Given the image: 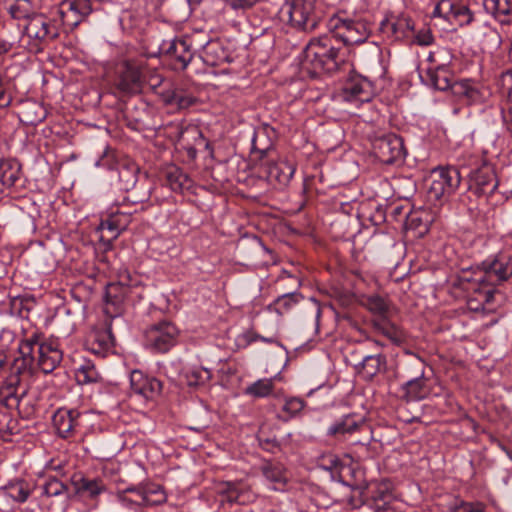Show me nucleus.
Here are the masks:
<instances>
[{
  "label": "nucleus",
  "mask_w": 512,
  "mask_h": 512,
  "mask_svg": "<svg viewBox=\"0 0 512 512\" xmlns=\"http://www.w3.org/2000/svg\"><path fill=\"white\" fill-rule=\"evenodd\" d=\"M512 275L511 258L506 253H499L484 260L480 266L464 271L460 283L468 292L475 294L468 300L472 310L485 309L493 301L495 286Z\"/></svg>",
  "instance_id": "1"
},
{
  "label": "nucleus",
  "mask_w": 512,
  "mask_h": 512,
  "mask_svg": "<svg viewBox=\"0 0 512 512\" xmlns=\"http://www.w3.org/2000/svg\"><path fill=\"white\" fill-rule=\"evenodd\" d=\"M37 343V333L19 343L20 356L11 364L10 374L0 390L1 401L8 408L18 407L20 400L26 395L28 382L35 369L34 351Z\"/></svg>",
  "instance_id": "2"
},
{
  "label": "nucleus",
  "mask_w": 512,
  "mask_h": 512,
  "mask_svg": "<svg viewBox=\"0 0 512 512\" xmlns=\"http://www.w3.org/2000/svg\"><path fill=\"white\" fill-rule=\"evenodd\" d=\"M340 63L339 47L331 34L312 38L303 51L302 67L311 77L334 73Z\"/></svg>",
  "instance_id": "3"
},
{
  "label": "nucleus",
  "mask_w": 512,
  "mask_h": 512,
  "mask_svg": "<svg viewBox=\"0 0 512 512\" xmlns=\"http://www.w3.org/2000/svg\"><path fill=\"white\" fill-rule=\"evenodd\" d=\"M261 130L255 132L252 139V149L255 159L260 161L262 173L267 181L276 188L282 189L286 187L291 181L294 173L295 166L286 161H275V150L270 142L265 146L259 144Z\"/></svg>",
  "instance_id": "4"
},
{
  "label": "nucleus",
  "mask_w": 512,
  "mask_h": 512,
  "mask_svg": "<svg viewBox=\"0 0 512 512\" xmlns=\"http://www.w3.org/2000/svg\"><path fill=\"white\" fill-rule=\"evenodd\" d=\"M116 499L122 507L133 512H143L147 507L157 506L166 501V494L161 485L141 482L130 485L116 493Z\"/></svg>",
  "instance_id": "5"
},
{
  "label": "nucleus",
  "mask_w": 512,
  "mask_h": 512,
  "mask_svg": "<svg viewBox=\"0 0 512 512\" xmlns=\"http://www.w3.org/2000/svg\"><path fill=\"white\" fill-rule=\"evenodd\" d=\"M200 33L185 35L180 38L163 40L159 46V53L171 61L173 69L184 70L194 57V49L205 48L209 40H199Z\"/></svg>",
  "instance_id": "6"
},
{
  "label": "nucleus",
  "mask_w": 512,
  "mask_h": 512,
  "mask_svg": "<svg viewBox=\"0 0 512 512\" xmlns=\"http://www.w3.org/2000/svg\"><path fill=\"white\" fill-rule=\"evenodd\" d=\"M315 8L316 0H286L279 10V17L292 28L311 33L319 23Z\"/></svg>",
  "instance_id": "7"
},
{
  "label": "nucleus",
  "mask_w": 512,
  "mask_h": 512,
  "mask_svg": "<svg viewBox=\"0 0 512 512\" xmlns=\"http://www.w3.org/2000/svg\"><path fill=\"white\" fill-rule=\"evenodd\" d=\"M59 24L44 14H33L28 17L24 27V36L28 39L31 52H41L48 44L58 38Z\"/></svg>",
  "instance_id": "8"
},
{
  "label": "nucleus",
  "mask_w": 512,
  "mask_h": 512,
  "mask_svg": "<svg viewBox=\"0 0 512 512\" xmlns=\"http://www.w3.org/2000/svg\"><path fill=\"white\" fill-rule=\"evenodd\" d=\"M180 329L169 320H161L149 326L144 335L146 348L154 353H167L179 340Z\"/></svg>",
  "instance_id": "9"
},
{
  "label": "nucleus",
  "mask_w": 512,
  "mask_h": 512,
  "mask_svg": "<svg viewBox=\"0 0 512 512\" xmlns=\"http://www.w3.org/2000/svg\"><path fill=\"white\" fill-rule=\"evenodd\" d=\"M145 83L143 67L134 60H125L116 68L115 88L122 94L141 93Z\"/></svg>",
  "instance_id": "10"
},
{
  "label": "nucleus",
  "mask_w": 512,
  "mask_h": 512,
  "mask_svg": "<svg viewBox=\"0 0 512 512\" xmlns=\"http://www.w3.org/2000/svg\"><path fill=\"white\" fill-rule=\"evenodd\" d=\"M375 157L384 164L402 162L405 158V147L401 137L394 133L375 135L371 139Z\"/></svg>",
  "instance_id": "11"
},
{
  "label": "nucleus",
  "mask_w": 512,
  "mask_h": 512,
  "mask_svg": "<svg viewBox=\"0 0 512 512\" xmlns=\"http://www.w3.org/2000/svg\"><path fill=\"white\" fill-rule=\"evenodd\" d=\"M330 34L336 42L342 41L345 45H355L365 42L368 30L362 22L340 17H332L328 22Z\"/></svg>",
  "instance_id": "12"
},
{
  "label": "nucleus",
  "mask_w": 512,
  "mask_h": 512,
  "mask_svg": "<svg viewBox=\"0 0 512 512\" xmlns=\"http://www.w3.org/2000/svg\"><path fill=\"white\" fill-rule=\"evenodd\" d=\"M429 196L435 200L454 193L461 183V175L454 166L437 167L431 171Z\"/></svg>",
  "instance_id": "13"
},
{
  "label": "nucleus",
  "mask_w": 512,
  "mask_h": 512,
  "mask_svg": "<svg viewBox=\"0 0 512 512\" xmlns=\"http://www.w3.org/2000/svg\"><path fill=\"white\" fill-rule=\"evenodd\" d=\"M132 212L130 211H112L105 219H102L97 232L100 233L99 241L103 243L106 249L112 247V242L127 229L131 222Z\"/></svg>",
  "instance_id": "14"
},
{
  "label": "nucleus",
  "mask_w": 512,
  "mask_h": 512,
  "mask_svg": "<svg viewBox=\"0 0 512 512\" xmlns=\"http://www.w3.org/2000/svg\"><path fill=\"white\" fill-rule=\"evenodd\" d=\"M374 95L373 83L358 74L351 75L343 85L340 97L344 102L356 107L360 104L371 101Z\"/></svg>",
  "instance_id": "15"
},
{
  "label": "nucleus",
  "mask_w": 512,
  "mask_h": 512,
  "mask_svg": "<svg viewBox=\"0 0 512 512\" xmlns=\"http://www.w3.org/2000/svg\"><path fill=\"white\" fill-rule=\"evenodd\" d=\"M91 12L90 0H63L57 8L62 25L69 30L77 27Z\"/></svg>",
  "instance_id": "16"
},
{
  "label": "nucleus",
  "mask_w": 512,
  "mask_h": 512,
  "mask_svg": "<svg viewBox=\"0 0 512 512\" xmlns=\"http://www.w3.org/2000/svg\"><path fill=\"white\" fill-rule=\"evenodd\" d=\"M82 418L83 414L78 409L61 407L53 414L52 422L58 435L68 439L82 426Z\"/></svg>",
  "instance_id": "17"
},
{
  "label": "nucleus",
  "mask_w": 512,
  "mask_h": 512,
  "mask_svg": "<svg viewBox=\"0 0 512 512\" xmlns=\"http://www.w3.org/2000/svg\"><path fill=\"white\" fill-rule=\"evenodd\" d=\"M113 346L114 337L108 321L95 326L86 337V349L96 356L104 357Z\"/></svg>",
  "instance_id": "18"
},
{
  "label": "nucleus",
  "mask_w": 512,
  "mask_h": 512,
  "mask_svg": "<svg viewBox=\"0 0 512 512\" xmlns=\"http://www.w3.org/2000/svg\"><path fill=\"white\" fill-rule=\"evenodd\" d=\"M36 347L38 351L37 366L43 373H51L60 364L63 357L57 340L49 339L40 341V335H38V343L35 344V348Z\"/></svg>",
  "instance_id": "19"
},
{
  "label": "nucleus",
  "mask_w": 512,
  "mask_h": 512,
  "mask_svg": "<svg viewBox=\"0 0 512 512\" xmlns=\"http://www.w3.org/2000/svg\"><path fill=\"white\" fill-rule=\"evenodd\" d=\"M499 182L491 166L484 165L471 174L469 189L477 196H491L498 188Z\"/></svg>",
  "instance_id": "20"
},
{
  "label": "nucleus",
  "mask_w": 512,
  "mask_h": 512,
  "mask_svg": "<svg viewBox=\"0 0 512 512\" xmlns=\"http://www.w3.org/2000/svg\"><path fill=\"white\" fill-rule=\"evenodd\" d=\"M169 137L187 149L188 155L195 157L196 149L193 147L190 138L195 141H202V133L198 127L193 125H184L181 122H172L168 125Z\"/></svg>",
  "instance_id": "21"
},
{
  "label": "nucleus",
  "mask_w": 512,
  "mask_h": 512,
  "mask_svg": "<svg viewBox=\"0 0 512 512\" xmlns=\"http://www.w3.org/2000/svg\"><path fill=\"white\" fill-rule=\"evenodd\" d=\"M130 386L132 391L146 400L157 397L162 390V383L154 378L145 375L140 370H133L130 374Z\"/></svg>",
  "instance_id": "22"
},
{
  "label": "nucleus",
  "mask_w": 512,
  "mask_h": 512,
  "mask_svg": "<svg viewBox=\"0 0 512 512\" xmlns=\"http://www.w3.org/2000/svg\"><path fill=\"white\" fill-rule=\"evenodd\" d=\"M129 291V285L124 281L107 286L104 311L109 318L116 317L121 313V304L128 298Z\"/></svg>",
  "instance_id": "23"
},
{
  "label": "nucleus",
  "mask_w": 512,
  "mask_h": 512,
  "mask_svg": "<svg viewBox=\"0 0 512 512\" xmlns=\"http://www.w3.org/2000/svg\"><path fill=\"white\" fill-rule=\"evenodd\" d=\"M423 81L440 91L452 90L453 76L448 69L447 65L443 63H436L434 67L427 69L425 76H421Z\"/></svg>",
  "instance_id": "24"
},
{
  "label": "nucleus",
  "mask_w": 512,
  "mask_h": 512,
  "mask_svg": "<svg viewBox=\"0 0 512 512\" xmlns=\"http://www.w3.org/2000/svg\"><path fill=\"white\" fill-rule=\"evenodd\" d=\"M355 369L365 380H372L376 375L386 371L387 358L382 353L366 355Z\"/></svg>",
  "instance_id": "25"
},
{
  "label": "nucleus",
  "mask_w": 512,
  "mask_h": 512,
  "mask_svg": "<svg viewBox=\"0 0 512 512\" xmlns=\"http://www.w3.org/2000/svg\"><path fill=\"white\" fill-rule=\"evenodd\" d=\"M71 482L76 494L90 499H95L106 489L102 480L88 479L81 475H74Z\"/></svg>",
  "instance_id": "26"
},
{
  "label": "nucleus",
  "mask_w": 512,
  "mask_h": 512,
  "mask_svg": "<svg viewBox=\"0 0 512 512\" xmlns=\"http://www.w3.org/2000/svg\"><path fill=\"white\" fill-rule=\"evenodd\" d=\"M402 397L408 401H420L427 397L429 388L422 372L419 376L405 382L401 386Z\"/></svg>",
  "instance_id": "27"
},
{
  "label": "nucleus",
  "mask_w": 512,
  "mask_h": 512,
  "mask_svg": "<svg viewBox=\"0 0 512 512\" xmlns=\"http://www.w3.org/2000/svg\"><path fill=\"white\" fill-rule=\"evenodd\" d=\"M147 105L140 102L134 107H127L125 111V119L127 126L134 131H143L149 128L147 120L149 118Z\"/></svg>",
  "instance_id": "28"
},
{
  "label": "nucleus",
  "mask_w": 512,
  "mask_h": 512,
  "mask_svg": "<svg viewBox=\"0 0 512 512\" xmlns=\"http://www.w3.org/2000/svg\"><path fill=\"white\" fill-rule=\"evenodd\" d=\"M452 93L465 99L468 104L478 103L482 99L477 83L471 79L455 81L452 86Z\"/></svg>",
  "instance_id": "29"
},
{
  "label": "nucleus",
  "mask_w": 512,
  "mask_h": 512,
  "mask_svg": "<svg viewBox=\"0 0 512 512\" xmlns=\"http://www.w3.org/2000/svg\"><path fill=\"white\" fill-rule=\"evenodd\" d=\"M75 378L79 384L84 385L97 383L101 375L92 360L81 358L75 367Z\"/></svg>",
  "instance_id": "30"
},
{
  "label": "nucleus",
  "mask_w": 512,
  "mask_h": 512,
  "mask_svg": "<svg viewBox=\"0 0 512 512\" xmlns=\"http://www.w3.org/2000/svg\"><path fill=\"white\" fill-rule=\"evenodd\" d=\"M373 327L396 345L402 344L406 339L405 332L386 318L373 320Z\"/></svg>",
  "instance_id": "31"
},
{
  "label": "nucleus",
  "mask_w": 512,
  "mask_h": 512,
  "mask_svg": "<svg viewBox=\"0 0 512 512\" xmlns=\"http://www.w3.org/2000/svg\"><path fill=\"white\" fill-rule=\"evenodd\" d=\"M264 477L273 484L274 490H281L287 482L286 471L281 463L268 462L262 467Z\"/></svg>",
  "instance_id": "32"
},
{
  "label": "nucleus",
  "mask_w": 512,
  "mask_h": 512,
  "mask_svg": "<svg viewBox=\"0 0 512 512\" xmlns=\"http://www.w3.org/2000/svg\"><path fill=\"white\" fill-rule=\"evenodd\" d=\"M3 491L6 496L18 503L25 502L31 494L30 485L24 479H15L8 482L3 487Z\"/></svg>",
  "instance_id": "33"
},
{
  "label": "nucleus",
  "mask_w": 512,
  "mask_h": 512,
  "mask_svg": "<svg viewBox=\"0 0 512 512\" xmlns=\"http://www.w3.org/2000/svg\"><path fill=\"white\" fill-rule=\"evenodd\" d=\"M166 184L173 192H183L190 187V179L179 167L170 166L165 171Z\"/></svg>",
  "instance_id": "34"
},
{
  "label": "nucleus",
  "mask_w": 512,
  "mask_h": 512,
  "mask_svg": "<svg viewBox=\"0 0 512 512\" xmlns=\"http://www.w3.org/2000/svg\"><path fill=\"white\" fill-rule=\"evenodd\" d=\"M484 6L501 23H508L512 17V0H485Z\"/></svg>",
  "instance_id": "35"
},
{
  "label": "nucleus",
  "mask_w": 512,
  "mask_h": 512,
  "mask_svg": "<svg viewBox=\"0 0 512 512\" xmlns=\"http://www.w3.org/2000/svg\"><path fill=\"white\" fill-rule=\"evenodd\" d=\"M164 102L167 105L176 106L178 109H187L196 103V98L183 89L175 88L167 91L164 95Z\"/></svg>",
  "instance_id": "36"
},
{
  "label": "nucleus",
  "mask_w": 512,
  "mask_h": 512,
  "mask_svg": "<svg viewBox=\"0 0 512 512\" xmlns=\"http://www.w3.org/2000/svg\"><path fill=\"white\" fill-rule=\"evenodd\" d=\"M226 499L231 503L246 504L253 499L252 492L239 482L225 484Z\"/></svg>",
  "instance_id": "37"
},
{
  "label": "nucleus",
  "mask_w": 512,
  "mask_h": 512,
  "mask_svg": "<svg viewBox=\"0 0 512 512\" xmlns=\"http://www.w3.org/2000/svg\"><path fill=\"white\" fill-rule=\"evenodd\" d=\"M357 490L360 491L361 495L364 493V490H369L374 501H384V503H387L392 498V484L388 480L377 482L371 487H358Z\"/></svg>",
  "instance_id": "38"
},
{
  "label": "nucleus",
  "mask_w": 512,
  "mask_h": 512,
  "mask_svg": "<svg viewBox=\"0 0 512 512\" xmlns=\"http://www.w3.org/2000/svg\"><path fill=\"white\" fill-rule=\"evenodd\" d=\"M358 429V423L352 415H345L335 421L327 430V435L338 436L353 433Z\"/></svg>",
  "instance_id": "39"
},
{
  "label": "nucleus",
  "mask_w": 512,
  "mask_h": 512,
  "mask_svg": "<svg viewBox=\"0 0 512 512\" xmlns=\"http://www.w3.org/2000/svg\"><path fill=\"white\" fill-rule=\"evenodd\" d=\"M139 168L134 165H121L118 171L121 189L129 192L134 189L138 179Z\"/></svg>",
  "instance_id": "40"
},
{
  "label": "nucleus",
  "mask_w": 512,
  "mask_h": 512,
  "mask_svg": "<svg viewBox=\"0 0 512 512\" xmlns=\"http://www.w3.org/2000/svg\"><path fill=\"white\" fill-rule=\"evenodd\" d=\"M211 371L201 366L189 368L185 372L186 383L190 387H198L206 384L211 379Z\"/></svg>",
  "instance_id": "41"
},
{
  "label": "nucleus",
  "mask_w": 512,
  "mask_h": 512,
  "mask_svg": "<svg viewBox=\"0 0 512 512\" xmlns=\"http://www.w3.org/2000/svg\"><path fill=\"white\" fill-rule=\"evenodd\" d=\"M274 389V380L272 378L259 379L245 389L247 395L263 398L269 396Z\"/></svg>",
  "instance_id": "42"
},
{
  "label": "nucleus",
  "mask_w": 512,
  "mask_h": 512,
  "mask_svg": "<svg viewBox=\"0 0 512 512\" xmlns=\"http://www.w3.org/2000/svg\"><path fill=\"white\" fill-rule=\"evenodd\" d=\"M42 488L43 494L48 497L67 496L68 494L67 485L57 476H47Z\"/></svg>",
  "instance_id": "43"
},
{
  "label": "nucleus",
  "mask_w": 512,
  "mask_h": 512,
  "mask_svg": "<svg viewBox=\"0 0 512 512\" xmlns=\"http://www.w3.org/2000/svg\"><path fill=\"white\" fill-rule=\"evenodd\" d=\"M317 466L322 470L330 472L332 478H334L340 474L343 464L337 455L328 453L319 457Z\"/></svg>",
  "instance_id": "44"
},
{
  "label": "nucleus",
  "mask_w": 512,
  "mask_h": 512,
  "mask_svg": "<svg viewBox=\"0 0 512 512\" xmlns=\"http://www.w3.org/2000/svg\"><path fill=\"white\" fill-rule=\"evenodd\" d=\"M301 299V295L296 292H289L280 295L274 302L275 310L278 314H284L289 311L292 306L297 304Z\"/></svg>",
  "instance_id": "45"
},
{
  "label": "nucleus",
  "mask_w": 512,
  "mask_h": 512,
  "mask_svg": "<svg viewBox=\"0 0 512 512\" xmlns=\"http://www.w3.org/2000/svg\"><path fill=\"white\" fill-rule=\"evenodd\" d=\"M305 406V402L303 399L298 397H290L286 398L282 407V411L286 413V416L283 417V420L287 421L293 417H295L298 413H300Z\"/></svg>",
  "instance_id": "46"
},
{
  "label": "nucleus",
  "mask_w": 512,
  "mask_h": 512,
  "mask_svg": "<svg viewBox=\"0 0 512 512\" xmlns=\"http://www.w3.org/2000/svg\"><path fill=\"white\" fill-rule=\"evenodd\" d=\"M365 305L367 309L373 314H377L381 318H386L385 315L388 312L389 307L383 297L379 295L370 296L367 298Z\"/></svg>",
  "instance_id": "47"
},
{
  "label": "nucleus",
  "mask_w": 512,
  "mask_h": 512,
  "mask_svg": "<svg viewBox=\"0 0 512 512\" xmlns=\"http://www.w3.org/2000/svg\"><path fill=\"white\" fill-rule=\"evenodd\" d=\"M456 0H440L434 7L432 17L447 21L451 16Z\"/></svg>",
  "instance_id": "48"
},
{
  "label": "nucleus",
  "mask_w": 512,
  "mask_h": 512,
  "mask_svg": "<svg viewBox=\"0 0 512 512\" xmlns=\"http://www.w3.org/2000/svg\"><path fill=\"white\" fill-rule=\"evenodd\" d=\"M172 9L177 21L187 20L192 12L190 0H174Z\"/></svg>",
  "instance_id": "49"
},
{
  "label": "nucleus",
  "mask_w": 512,
  "mask_h": 512,
  "mask_svg": "<svg viewBox=\"0 0 512 512\" xmlns=\"http://www.w3.org/2000/svg\"><path fill=\"white\" fill-rule=\"evenodd\" d=\"M486 505L482 502L461 501L452 508V512H485Z\"/></svg>",
  "instance_id": "50"
},
{
  "label": "nucleus",
  "mask_w": 512,
  "mask_h": 512,
  "mask_svg": "<svg viewBox=\"0 0 512 512\" xmlns=\"http://www.w3.org/2000/svg\"><path fill=\"white\" fill-rule=\"evenodd\" d=\"M8 12L15 19L24 18L28 20V17H31V15H29V7H26V5H23L17 0H15V3L9 5Z\"/></svg>",
  "instance_id": "51"
},
{
  "label": "nucleus",
  "mask_w": 512,
  "mask_h": 512,
  "mask_svg": "<svg viewBox=\"0 0 512 512\" xmlns=\"http://www.w3.org/2000/svg\"><path fill=\"white\" fill-rule=\"evenodd\" d=\"M260 446L271 453H275L280 450V442L276 437H265L263 433L258 436Z\"/></svg>",
  "instance_id": "52"
},
{
  "label": "nucleus",
  "mask_w": 512,
  "mask_h": 512,
  "mask_svg": "<svg viewBox=\"0 0 512 512\" xmlns=\"http://www.w3.org/2000/svg\"><path fill=\"white\" fill-rule=\"evenodd\" d=\"M9 81L0 75V108H7L12 103V96L8 93Z\"/></svg>",
  "instance_id": "53"
},
{
  "label": "nucleus",
  "mask_w": 512,
  "mask_h": 512,
  "mask_svg": "<svg viewBox=\"0 0 512 512\" xmlns=\"http://www.w3.org/2000/svg\"><path fill=\"white\" fill-rule=\"evenodd\" d=\"M461 9L462 11L458 12V15L453 23L457 24L460 27H463L469 25L474 20V15L467 5H465V7Z\"/></svg>",
  "instance_id": "54"
},
{
  "label": "nucleus",
  "mask_w": 512,
  "mask_h": 512,
  "mask_svg": "<svg viewBox=\"0 0 512 512\" xmlns=\"http://www.w3.org/2000/svg\"><path fill=\"white\" fill-rule=\"evenodd\" d=\"M65 465L62 461H56V460H51L49 461L46 466H45V470H46V473L48 474L49 472H55L56 474L54 476H64L65 475Z\"/></svg>",
  "instance_id": "55"
},
{
  "label": "nucleus",
  "mask_w": 512,
  "mask_h": 512,
  "mask_svg": "<svg viewBox=\"0 0 512 512\" xmlns=\"http://www.w3.org/2000/svg\"><path fill=\"white\" fill-rule=\"evenodd\" d=\"M416 43L421 46H428L432 44L434 37L430 30L423 29L418 31V33L415 36Z\"/></svg>",
  "instance_id": "56"
},
{
  "label": "nucleus",
  "mask_w": 512,
  "mask_h": 512,
  "mask_svg": "<svg viewBox=\"0 0 512 512\" xmlns=\"http://www.w3.org/2000/svg\"><path fill=\"white\" fill-rule=\"evenodd\" d=\"M259 0H226L227 4L234 10H245L253 7Z\"/></svg>",
  "instance_id": "57"
},
{
  "label": "nucleus",
  "mask_w": 512,
  "mask_h": 512,
  "mask_svg": "<svg viewBox=\"0 0 512 512\" xmlns=\"http://www.w3.org/2000/svg\"><path fill=\"white\" fill-rule=\"evenodd\" d=\"M149 197H150L149 191H146L141 196H139L137 194V188L135 187L134 189H131L129 191V195L125 199L133 204H137V203H143V202L147 201L149 199Z\"/></svg>",
  "instance_id": "58"
},
{
  "label": "nucleus",
  "mask_w": 512,
  "mask_h": 512,
  "mask_svg": "<svg viewBox=\"0 0 512 512\" xmlns=\"http://www.w3.org/2000/svg\"><path fill=\"white\" fill-rule=\"evenodd\" d=\"M404 27H406L407 29H411V30L413 29V26L410 25V21L406 18L399 19L397 22L391 23V25H390L392 33L396 36L398 34L399 29H402Z\"/></svg>",
  "instance_id": "59"
},
{
  "label": "nucleus",
  "mask_w": 512,
  "mask_h": 512,
  "mask_svg": "<svg viewBox=\"0 0 512 512\" xmlns=\"http://www.w3.org/2000/svg\"><path fill=\"white\" fill-rule=\"evenodd\" d=\"M502 119L507 126V129L512 132V106L507 111H502Z\"/></svg>",
  "instance_id": "60"
},
{
  "label": "nucleus",
  "mask_w": 512,
  "mask_h": 512,
  "mask_svg": "<svg viewBox=\"0 0 512 512\" xmlns=\"http://www.w3.org/2000/svg\"><path fill=\"white\" fill-rule=\"evenodd\" d=\"M464 7H465V4H463L460 1L456 0V2L454 4V9H452L451 16L449 17L447 22L453 23L455 21L457 15H458V12H461L462 11L461 8H464Z\"/></svg>",
  "instance_id": "61"
},
{
  "label": "nucleus",
  "mask_w": 512,
  "mask_h": 512,
  "mask_svg": "<svg viewBox=\"0 0 512 512\" xmlns=\"http://www.w3.org/2000/svg\"><path fill=\"white\" fill-rule=\"evenodd\" d=\"M2 178L4 183H9L11 185L15 184L18 179L14 173H8L7 171H3Z\"/></svg>",
  "instance_id": "62"
},
{
  "label": "nucleus",
  "mask_w": 512,
  "mask_h": 512,
  "mask_svg": "<svg viewBox=\"0 0 512 512\" xmlns=\"http://www.w3.org/2000/svg\"><path fill=\"white\" fill-rule=\"evenodd\" d=\"M12 47V44L0 38V55L7 53Z\"/></svg>",
  "instance_id": "63"
},
{
  "label": "nucleus",
  "mask_w": 512,
  "mask_h": 512,
  "mask_svg": "<svg viewBox=\"0 0 512 512\" xmlns=\"http://www.w3.org/2000/svg\"><path fill=\"white\" fill-rule=\"evenodd\" d=\"M371 512H396V511L388 503H384L382 506H378L375 510H373Z\"/></svg>",
  "instance_id": "64"
}]
</instances>
